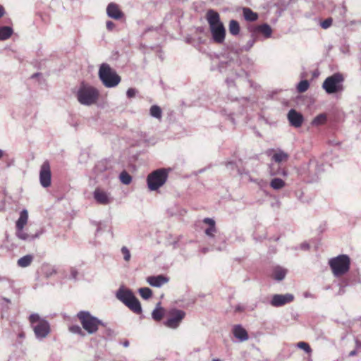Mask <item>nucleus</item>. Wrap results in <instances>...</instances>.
I'll use <instances>...</instances> for the list:
<instances>
[{
	"label": "nucleus",
	"instance_id": "f257e3e1",
	"mask_svg": "<svg viewBox=\"0 0 361 361\" xmlns=\"http://www.w3.org/2000/svg\"><path fill=\"white\" fill-rule=\"evenodd\" d=\"M205 18L209 24L213 41L216 44H223L226 32L219 13L213 9H209L206 13Z\"/></svg>",
	"mask_w": 361,
	"mask_h": 361
},
{
	"label": "nucleus",
	"instance_id": "f03ea898",
	"mask_svg": "<svg viewBox=\"0 0 361 361\" xmlns=\"http://www.w3.org/2000/svg\"><path fill=\"white\" fill-rule=\"evenodd\" d=\"M116 298L128 307L133 312L140 314L142 313L140 302L133 293L127 288H120L116 292Z\"/></svg>",
	"mask_w": 361,
	"mask_h": 361
},
{
	"label": "nucleus",
	"instance_id": "7ed1b4c3",
	"mask_svg": "<svg viewBox=\"0 0 361 361\" xmlns=\"http://www.w3.org/2000/svg\"><path fill=\"white\" fill-rule=\"evenodd\" d=\"M99 77L106 87H114L121 82V77L107 63H102L99 70Z\"/></svg>",
	"mask_w": 361,
	"mask_h": 361
},
{
	"label": "nucleus",
	"instance_id": "20e7f679",
	"mask_svg": "<svg viewBox=\"0 0 361 361\" xmlns=\"http://www.w3.org/2000/svg\"><path fill=\"white\" fill-rule=\"evenodd\" d=\"M99 97L98 90L92 86L82 84L77 93L78 102L83 105L90 106L97 103Z\"/></svg>",
	"mask_w": 361,
	"mask_h": 361
},
{
	"label": "nucleus",
	"instance_id": "39448f33",
	"mask_svg": "<svg viewBox=\"0 0 361 361\" xmlns=\"http://www.w3.org/2000/svg\"><path fill=\"white\" fill-rule=\"evenodd\" d=\"M29 322L37 338H44L50 333L49 323L46 319L42 318L38 314H31L29 317Z\"/></svg>",
	"mask_w": 361,
	"mask_h": 361
},
{
	"label": "nucleus",
	"instance_id": "423d86ee",
	"mask_svg": "<svg viewBox=\"0 0 361 361\" xmlns=\"http://www.w3.org/2000/svg\"><path fill=\"white\" fill-rule=\"evenodd\" d=\"M329 264L335 276H341L349 271L350 259L346 255H341L331 258Z\"/></svg>",
	"mask_w": 361,
	"mask_h": 361
},
{
	"label": "nucleus",
	"instance_id": "0eeeda50",
	"mask_svg": "<svg viewBox=\"0 0 361 361\" xmlns=\"http://www.w3.org/2000/svg\"><path fill=\"white\" fill-rule=\"evenodd\" d=\"M82 328L90 334H94L102 324V322L97 317L92 316L89 312L80 311L77 314Z\"/></svg>",
	"mask_w": 361,
	"mask_h": 361
},
{
	"label": "nucleus",
	"instance_id": "6e6552de",
	"mask_svg": "<svg viewBox=\"0 0 361 361\" xmlns=\"http://www.w3.org/2000/svg\"><path fill=\"white\" fill-rule=\"evenodd\" d=\"M169 171L166 169H157L150 173L147 178L148 188L152 190H157L163 186L167 180Z\"/></svg>",
	"mask_w": 361,
	"mask_h": 361
},
{
	"label": "nucleus",
	"instance_id": "1a4fd4ad",
	"mask_svg": "<svg viewBox=\"0 0 361 361\" xmlns=\"http://www.w3.org/2000/svg\"><path fill=\"white\" fill-rule=\"evenodd\" d=\"M344 78L342 74L336 73L326 78L322 84L323 89L328 94L341 92L343 90V82Z\"/></svg>",
	"mask_w": 361,
	"mask_h": 361
},
{
	"label": "nucleus",
	"instance_id": "9d476101",
	"mask_svg": "<svg viewBox=\"0 0 361 361\" xmlns=\"http://www.w3.org/2000/svg\"><path fill=\"white\" fill-rule=\"evenodd\" d=\"M185 317V312L183 310L173 308L166 312V320L164 324L171 329H176Z\"/></svg>",
	"mask_w": 361,
	"mask_h": 361
},
{
	"label": "nucleus",
	"instance_id": "9b49d317",
	"mask_svg": "<svg viewBox=\"0 0 361 361\" xmlns=\"http://www.w3.org/2000/svg\"><path fill=\"white\" fill-rule=\"evenodd\" d=\"M39 181L42 186L48 188L51 183V172L50 164L45 161L41 166L39 171Z\"/></svg>",
	"mask_w": 361,
	"mask_h": 361
},
{
	"label": "nucleus",
	"instance_id": "f8f14e48",
	"mask_svg": "<svg viewBox=\"0 0 361 361\" xmlns=\"http://www.w3.org/2000/svg\"><path fill=\"white\" fill-rule=\"evenodd\" d=\"M287 117L290 126L295 128L301 127L304 121V117L302 114L295 109H290L288 113Z\"/></svg>",
	"mask_w": 361,
	"mask_h": 361
},
{
	"label": "nucleus",
	"instance_id": "ddd939ff",
	"mask_svg": "<svg viewBox=\"0 0 361 361\" xmlns=\"http://www.w3.org/2000/svg\"><path fill=\"white\" fill-rule=\"evenodd\" d=\"M106 13L109 18L115 20H121L124 17V13L119 6L113 2L107 6Z\"/></svg>",
	"mask_w": 361,
	"mask_h": 361
},
{
	"label": "nucleus",
	"instance_id": "4468645a",
	"mask_svg": "<svg viewBox=\"0 0 361 361\" xmlns=\"http://www.w3.org/2000/svg\"><path fill=\"white\" fill-rule=\"evenodd\" d=\"M294 296L292 294L274 295L271 301V305L274 307H279L293 300Z\"/></svg>",
	"mask_w": 361,
	"mask_h": 361
},
{
	"label": "nucleus",
	"instance_id": "2eb2a0df",
	"mask_svg": "<svg viewBox=\"0 0 361 361\" xmlns=\"http://www.w3.org/2000/svg\"><path fill=\"white\" fill-rule=\"evenodd\" d=\"M94 198L97 203L103 205L108 204L111 202L109 193L99 188L94 191Z\"/></svg>",
	"mask_w": 361,
	"mask_h": 361
},
{
	"label": "nucleus",
	"instance_id": "dca6fc26",
	"mask_svg": "<svg viewBox=\"0 0 361 361\" xmlns=\"http://www.w3.org/2000/svg\"><path fill=\"white\" fill-rule=\"evenodd\" d=\"M147 283L154 287H160L169 281V279L163 275L149 276L147 279Z\"/></svg>",
	"mask_w": 361,
	"mask_h": 361
},
{
	"label": "nucleus",
	"instance_id": "f3484780",
	"mask_svg": "<svg viewBox=\"0 0 361 361\" xmlns=\"http://www.w3.org/2000/svg\"><path fill=\"white\" fill-rule=\"evenodd\" d=\"M253 32L255 33H260L265 38H269L272 35V29L271 26L267 23L257 25L254 27Z\"/></svg>",
	"mask_w": 361,
	"mask_h": 361
},
{
	"label": "nucleus",
	"instance_id": "a211bd4d",
	"mask_svg": "<svg viewBox=\"0 0 361 361\" xmlns=\"http://www.w3.org/2000/svg\"><path fill=\"white\" fill-rule=\"evenodd\" d=\"M203 223L207 224L209 227L205 230V234L209 237H214L215 233H216V228L215 221L210 218H204Z\"/></svg>",
	"mask_w": 361,
	"mask_h": 361
},
{
	"label": "nucleus",
	"instance_id": "6ab92c4d",
	"mask_svg": "<svg viewBox=\"0 0 361 361\" xmlns=\"http://www.w3.org/2000/svg\"><path fill=\"white\" fill-rule=\"evenodd\" d=\"M233 333L237 338L240 341H246L248 339V334L245 329L240 325H236L233 328Z\"/></svg>",
	"mask_w": 361,
	"mask_h": 361
},
{
	"label": "nucleus",
	"instance_id": "aec40b11",
	"mask_svg": "<svg viewBox=\"0 0 361 361\" xmlns=\"http://www.w3.org/2000/svg\"><path fill=\"white\" fill-rule=\"evenodd\" d=\"M28 219V214L27 210L23 209L20 214V217L16 221L17 230H23L24 226L27 224Z\"/></svg>",
	"mask_w": 361,
	"mask_h": 361
},
{
	"label": "nucleus",
	"instance_id": "412c9836",
	"mask_svg": "<svg viewBox=\"0 0 361 361\" xmlns=\"http://www.w3.org/2000/svg\"><path fill=\"white\" fill-rule=\"evenodd\" d=\"M243 17L247 21L253 22L257 20L258 14L252 11L250 8H243Z\"/></svg>",
	"mask_w": 361,
	"mask_h": 361
},
{
	"label": "nucleus",
	"instance_id": "4be33fe9",
	"mask_svg": "<svg viewBox=\"0 0 361 361\" xmlns=\"http://www.w3.org/2000/svg\"><path fill=\"white\" fill-rule=\"evenodd\" d=\"M228 30L231 35H238L240 31L239 23L235 20H231L228 24Z\"/></svg>",
	"mask_w": 361,
	"mask_h": 361
},
{
	"label": "nucleus",
	"instance_id": "5701e85b",
	"mask_svg": "<svg viewBox=\"0 0 361 361\" xmlns=\"http://www.w3.org/2000/svg\"><path fill=\"white\" fill-rule=\"evenodd\" d=\"M286 274V270L280 267H276L274 269L271 277L276 280L281 281L284 279Z\"/></svg>",
	"mask_w": 361,
	"mask_h": 361
},
{
	"label": "nucleus",
	"instance_id": "b1692460",
	"mask_svg": "<svg viewBox=\"0 0 361 361\" xmlns=\"http://www.w3.org/2000/svg\"><path fill=\"white\" fill-rule=\"evenodd\" d=\"M289 155L283 151H279L272 156V160L276 163L286 161L288 159Z\"/></svg>",
	"mask_w": 361,
	"mask_h": 361
},
{
	"label": "nucleus",
	"instance_id": "393cba45",
	"mask_svg": "<svg viewBox=\"0 0 361 361\" xmlns=\"http://www.w3.org/2000/svg\"><path fill=\"white\" fill-rule=\"evenodd\" d=\"M327 116L325 114H320L317 115L311 122L312 126H319L326 123Z\"/></svg>",
	"mask_w": 361,
	"mask_h": 361
},
{
	"label": "nucleus",
	"instance_id": "a878e982",
	"mask_svg": "<svg viewBox=\"0 0 361 361\" xmlns=\"http://www.w3.org/2000/svg\"><path fill=\"white\" fill-rule=\"evenodd\" d=\"M13 34V30L8 26L0 27V40H6L8 39Z\"/></svg>",
	"mask_w": 361,
	"mask_h": 361
},
{
	"label": "nucleus",
	"instance_id": "bb28decb",
	"mask_svg": "<svg viewBox=\"0 0 361 361\" xmlns=\"http://www.w3.org/2000/svg\"><path fill=\"white\" fill-rule=\"evenodd\" d=\"M33 260V257L30 255H27L25 256H23V257H20L18 260V265L20 267H27L30 266Z\"/></svg>",
	"mask_w": 361,
	"mask_h": 361
},
{
	"label": "nucleus",
	"instance_id": "cd10ccee",
	"mask_svg": "<svg viewBox=\"0 0 361 361\" xmlns=\"http://www.w3.org/2000/svg\"><path fill=\"white\" fill-rule=\"evenodd\" d=\"M286 185V183L283 180L275 178L272 179L270 182V186L274 190H280L283 188H284Z\"/></svg>",
	"mask_w": 361,
	"mask_h": 361
},
{
	"label": "nucleus",
	"instance_id": "c85d7f7f",
	"mask_svg": "<svg viewBox=\"0 0 361 361\" xmlns=\"http://www.w3.org/2000/svg\"><path fill=\"white\" fill-rule=\"evenodd\" d=\"M164 315V310L162 307H157L152 312V316L155 321H160Z\"/></svg>",
	"mask_w": 361,
	"mask_h": 361
},
{
	"label": "nucleus",
	"instance_id": "c756f323",
	"mask_svg": "<svg viewBox=\"0 0 361 361\" xmlns=\"http://www.w3.org/2000/svg\"><path fill=\"white\" fill-rule=\"evenodd\" d=\"M161 109L157 105H153L150 108V115L154 118L160 119L161 118Z\"/></svg>",
	"mask_w": 361,
	"mask_h": 361
},
{
	"label": "nucleus",
	"instance_id": "7c9ffc66",
	"mask_svg": "<svg viewBox=\"0 0 361 361\" xmlns=\"http://www.w3.org/2000/svg\"><path fill=\"white\" fill-rule=\"evenodd\" d=\"M309 87V82L307 80H303L298 83L297 86V90L300 93H303L308 90Z\"/></svg>",
	"mask_w": 361,
	"mask_h": 361
},
{
	"label": "nucleus",
	"instance_id": "2f4dec72",
	"mask_svg": "<svg viewBox=\"0 0 361 361\" xmlns=\"http://www.w3.org/2000/svg\"><path fill=\"white\" fill-rule=\"evenodd\" d=\"M139 293L143 299H149L152 295V291L149 288H141L139 289Z\"/></svg>",
	"mask_w": 361,
	"mask_h": 361
},
{
	"label": "nucleus",
	"instance_id": "473e14b6",
	"mask_svg": "<svg viewBox=\"0 0 361 361\" xmlns=\"http://www.w3.org/2000/svg\"><path fill=\"white\" fill-rule=\"evenodd\" d=\"M120 180L123 184L128 185L132 180V177L128 173L123 171L120 174Z\"/></svg>",
	"mask_w": 361,
	"mask_h": 361
},
{
	"label": "nucleus",
	"instance_id": "72a5a7b5",
	"mask_svg": "<svg viewBox=\"0 0 361 361\" xmlns=\"http://www.w3.org/2000/svg\"><path fill=\"white\" fill-rule=\"evenodd\" d=\"M297 346L299 348L305 350L307 353H310L312 352V349L307 343L301 341L298 343Z\"/></svg>",
	"mask_w": 361,
	"mask_h": 361
},
{
	"label": "nucleus",
	"instance_id": "f704fd0d",
	"mask_svg": "<svg viewBox=\"0 0 361 361\" xmlns=\"http://www.w3.org/2000/svg\"><path fill=\"white\" fill-rule=\"evenodd\" d=\"M69 331L73 334L82 335V329L78 325H72L70 326L68 328Z\"/></svg>",
	"mask_w": 361,
	"mask_h": 361
},
{
	"label": "nucleus",
	"instance_id": "c9c22d12",
	"mask_svg": "<svg viewBox=\"0 0 361 361\" xmlns=\"http://www.w3.org/2000/svg\"><path fill=\"white\" fill-rule=\"evenodd\" d=\"M121 252L123 255V259H125V261L128 262L130 259L131 257L129 250L126 247L123 246L121 248Z\"/></svg>",
	"mask_w": 361,
	"mask_h": 361
},
{
	"label": "nucleus",
	"instance_id": "e433bc0d",
	"mask_svg": "<svg viewBox=\"0 0 361 361\" xmlns=\"http://www.w3.org/2000/svg\"><path fill=\"white\" fill-rule=\"evenodd\" d=\"M333 20L331 18H326L321 23V26L323 29H327L332 25Z\"/></svg>",
	"mask_w": 361,
	"mask_h": 361
},
{
	"label": "nucleus",
	"instance_id": "4c0bfd02",
	"mask_svg": "<svg viewBox=\"0 0 361 361\" xmlns=\"http://www.w3.org/2000/svg\"><path fill=\"white\" fill-rule=\"evenodd\" d=\"M17 236L22 239V240H26L28 238V235L25 233L23 230H17Z\"/></svg>",
	"mask_w": 361,
	"mask_h": 361
},
{
	"label": "nucleus",
	"instance_id": "58836bf2",
	"mask_svg": "<svg viewBox=\"0 0 361 361\" xmlns=\"http://www.w3.org/2000/svg\"><path fill=\"white\" fill-rule=\"evenodd\" d=\"M126 94H127L128 98H133L136 94V90L135 89H133V88H129L127 90Z\"/></svg>",
	"mask_w": 361,
	"mask_h": 361
},
{
	"label": "nucleus",
	"instance_id": "ea45409f",
	"mask_svg": "<svg viewBox=\"0 0 361 361\" xmlns=\"http://www.w3.org/2000/svg\"><path fill=\"white\" fill-rule=\"evenodd\" d=\"M106 29L109 31H112L115 28L116 25L112 21L109 20V21L106 22Z\"/></svg>",
	"mask_w": 361,
	"mask_h": 361
},
{
	"label": "nucleus",
	"instance_id": "a19ab883",
	"mask_svg": "<svg viewBox=\"0 0 361 361\" xmlns=\"http://www.w3.org/2000/svg\"><path fill=\"white\" fill-rule=\"evenodd\" d=\"M277 174H280V175H282L283 176H287L288 175V172H287V170L283 169L281 170V172L279 173H271V176H275V175H277Z\"/></svg>",
	"mask_w": 361,
	"mask_h": 361
},
{
	"label": "nucleus",
	"instance_id": "79ce46f5",
	"mask_svg": "<svg viewBox=\"0 0 361 361\" xmlns=\"http://www.w3.org/2000/svg\"><path fill=\"white\" fill-rule=\"evenodd\" d=\"M5 10L2 6H0V18L4 15Z\"/></svg>",
	"mask_w": 361,
	"mask_h": 361
},
{
	"label": "nucleus",
	"instance_id": "37998d69",
	"mask_svg": "<svg viewBox=\"0 0 361 361\" xmlns=\"http://www.w3.org/2000/svg\"><path fill=\"white\" fill-rule=\"evenodd\" d=\"M123 345L125 347H128L129 345V342L128 341H126L124 343H123Z\"/></svg>",
	"mask_w": 361,
	"mask_h": 361
},
{
	"label": "nucleus",
	"instance_id": "c03bdc74",
	"mask_svg": "<svg viewBox=\"0 0 361 361\" xmlns=\"http://www.w3.org/2000/svg\"><path fill=\"white\" fill-rule=\"evenodd\" d=\"M4 152L0 149V159L3 157Z\"/></svg>",
	"mask_w": 361,
	"mask_h": 361
},
{
	"label": "nucleus",
	"instance_id": "a18cd8bd",
	"mask_svg": "<svg viewBox=\"0 0 361 361\" xmlns=\"http://www.w3.org/2000/svg\"><path fill=\"white\" fill-rule=\"evenodd\" d=\"M212 361H221V360L219 358H214V359H212Z\"/></svg>",
	"mask_w": 361,
	"mask_h": 361
},
{
	"label": "nucleus",
	"instance_id": "49530a36",
	"mask_svg": "<svg viewBox=\"0 0 361 361\" xmlns=\"http://www.w3.org/2000/svg\"><path fill=\"white\" fill-rule=\"evenodd\" d=\"M355 351H352V352H350V355H355Z\"/></svg>",
	"mask_w": 361,
	"mask_h": 361
},
{
	"label": "nucleus",
	"instance_id": "de8ad7c7",
	"mask_svg": "<svg viewBox=\"0 0 361 361\" xmlns=\"http://www.w3.org/2000/svg\"><path fill=\"white\" fill-rule=\"evenodd\" d=\"M23 336H24V335H23V334H20V337H23Z\"/></svg>",
	"mask_w": 361,
	"mask_h": 361
},
{
	"label": "nucleus",
	"instance_id": "09e8293b",
	"mask_svg": "<svg viewBox=\"0 0 361 361\" xmlns=\"http://www.w3.org/2000/svg\"><path fill=\"white\" fill-rule=\"evenodd\" d=\"M37 74H34V75H32V77H35V76H37Z\"/></svg>",
	"mask_w": 361,
	"mask_h": 361
}]
</instances>
